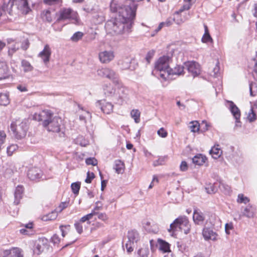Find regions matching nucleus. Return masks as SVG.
Segmentation results:
<instances>
[{
	"label": "nucleus",
	"instance_id": "obj_1",
	"mask_svg": "<svg viewBox=\"0 0 257 257\" xmlns=\"http://www.w3.org/2000/svg\"><path fill=\"white\" fill-rule=\"evenodd\" d=\"M110 9L112 12L116 13V15L106 23L105 28L107 33L117 35L131 32L137 9L135 2L126 0L121 3L112 0Z\"/></svg>",
	"mask_w": 257,
	"mask_h": 257
},
{
	"label": "nucleus",
	"instance_id": "obj_2",
	"mask_svg": "<svg viewBox=\"0 0 257 257\" xmlns=\"http://www.w3.org/2000/svg\"><path fill=\"white\" fill-rule=\"evenodd\" d=\"M33 119L43 122L42 124L48 131L58 133L60 137L64 136V125L62 119L53 116V113L48 110H43L39 113H35Z\"/></svg>",
	"mask_w": 257,
	"mask_h": 257
},
{
	"label": "nucleus",
	"instance_id": "obj_3",
	"mask_svg": "<svg viewBox=\"0 0 257 257\" xmlns=\"http://www.w3.org/2000/svg\"><path fill=\"white\" fill-rule=\"evenodd\" d=\"M171 58L169 56H163L159 58L155 65V68L159 71L160 78L164 80L169 79V70L170 69V63Z\"/></svg>",
	"mask_w": 257,
	"mask_h": 257
},
{
	"label": "nucleus",
	"instance_id": "obj_4",
	"mask_svg": "<svg viewBox=\"0 0 257 257\" xmlns=\"http://www.w3.org/2000/svg\"><path fill=\"white\" fill-rule=\"evenodd\" d=\"M11 130L17 139L21 140L26 136L28 125L26 121L16 120L11 124Z\"/></svg>",
	"mask_w": 257,
	"mask_h": 257
},
{
	"label": "nucleus",
	"instance_id": "obj_5",
	"mask_svg": "<svg viewBox=\"0 0 257 257\" xmlns=\"http://www.w3.org/2000/svg\"><path fill=\"white\" fill-rule=\"evenodd\" d=\"M97 74L103 78H106L110 80L115 85H119L120 81L118 76L115 71L108 67L101 68L97 70Z\"/></svg>",
	"mask_w": 257,
	"mask_h": 257
},
{
	"label": "nucleus",
	"instance_id": "obj_6",
	"mask_svg": "<svg viewBox=\"0 0 257 257\" xmlns=\"http://www.w3.org/2000/svg\"><path fill=\"white\" fill-rule=\"evenodd\" d=\"M66 20H73V23L77 24L78 23V14L70 8H63L59 12V17L57 21L59 22Z\"/></svg>",
	"mask_w": 257,
	"mask_h": 257
},
{
	"label": "nucleus",
	"instance_id": "obj_7",
	"mask_svg": "<svg viewBox=\"0 0 257 257\" xmlns=\"http://www.w3.org/2000/svg\"><path fill=\"white\" fill-rule=\"evenodd\" d=\"M127 240L126 241L125 246L127 251L129 253L132 252L135 247V243L137 242L139 240V234L136 230H131L127 233Z\"/></svg>",
	"mask_w": 257,
	"mask_h": 257
},
{
	"label": "nucleus",
	"instance_id": "obj_8",
	"mask_svg": "<svg viewBox=\"0 0 257 257\" xmlns=\"http://www.w3.org/2000/svg\"><path fill=\"white\" fill-rule=\"evenodd\" d=\"M255 212V208L250 205L246 206L241 209L240 213L236 212L234 214V219L239 220L241 219L242 217H246L248 218H253Z\"/></svg>",
	"mask_w": 257,
	"mask_h": 257
},
{
	"label": "nucleus",
	"instance_id": "obj_9",
	"mask_svg": "<svg viewBox=\"0 0 257 257\" xmlns=\"http://www.w3.org/2000/svg\"><path fill=\"white\" fill-rule=\"evenodd\" d=\"M118 64L123 70L130 69L133 71L135 70L137 66L136 61L129 57H125L119 60Z\"/></svg>",
	"mask_w": 257,
	"mask_h": 257
},
{
	"label": "nucleus",
	"instance_id": "obj_10",
	"mask_svg": "<svg viewBox=\"0 0 257 257\" xmlns=\"http://www.w3.org/2000/svg\"><path fill=\"white\" fill-rule=\"evenodd\" d=\"M3 257H24V251L19 247H12L3 252Z\"/></svg>",
	"mask_w": 257,
	"mask_h": 257
},
{
	"label": "nucleus",
	"instance_id": "obj_11",
	"mask_svg": "<svg viewBox=\"0 0 257 257\" xmlns=\"http://www.w3.org/2000/svg\"><path fill=\"white\" fill-rule=\"evenodd\" d=\"M99 60L101 63L108 64L114 58V54L112 51H103L98 54Z\"/></svg>",
	"mask_w": 257,
	"mask_h": 257
},
{
	"label": "nucleus",
	"instance_id": "obj_12",
	"mask_svg": "<svg viewBox=\"0 0 257 257\" xmlns=\"http://www.w3.org/2000/svg\"><path fill=\"white\" fill-rule=\"evenodd\" d=\"M178 221H179V229L183 230L185 234H188L190 230V225L188 218L186 216H180L175 219V223Z\"/></svg>",
	"mask_w": 257,
	"mask_h": 257
},
{
	"label": "nucleus",
	"instance_id": "obj_13",
	"mask_svg": "<svg viewBox=\"0 0 257 257\" xmlns=\"http://www.w3.org/2000/svg\"><path fill=\"white\" fill-rule=\"evenodd\" d=\"M96 105L106 114H110L113 111V105L111 103L106 102L105 100L98 101L96 103Z\"/></svg>",
	"mask_w": 257,
	"mask_h": 257
},
{
	"label": "nucleus",
	"instance_id": "obj_14",
	"mask_svg": "<svg viewBox=\"0 0 257 257\" xmlns=\"http://www.w3.org/2000/svg\"><path fill=\"white\" fill-rule=\"evenodd\" d=\"M188 72L192 74L193 77L198 76L200 73V67L198 63L195 62H188L185 63Z\"/></svg>",
	"mask_w": 257,
	"mask_h": 257
},
{
	"label": "nucleus",
	"instance_id": "obj_15",
	"mask_svg": "<svg viewBox=\"0 0 257 257\" xmlns=\"http://www.w3.org/2000/svg\"><path fill=\"white\" fill-rule=\"evenodd\" d=\"M51 55V50L48 44L44 46L43 51L38 54V56L43 60V62L45 64H47L49 62Z\"/></svg>",
	"mask_w": 257,
	"mask_h": 257
},
{
	"label": "nucleus",
	"instance_id": "obj_16",
	"mask_svg": "<svg viewBox=\"0 0 257 257\" xmlns=\"http://www.w3.org/2000/svg\"><path fill=\"white\" fill-rule=\"evenodd\" d=\"M15 5L17 6L18 9L23 14H27L31 9L28 6V0H14Z\"/></svg>",
	"mask_w": 257,
	"mask_h": 257
},
{
	"label": "nucleus",
	"instance_id": "obj_17",
	"mask_svg": "<svg viewBox=\"0 0 257 257\" xmlns=\"http://www.w3.org/2000/svg\"><path fill=\"white\" fill-rule=\"evenodd\" d=\"M202 235L205 240H211L216 241L218 234L209 228L205 227L202 230Z\"/></svg>",
	"mask_w": 257,
	"mask_h": 257
},
{
	"label": "nucleus",
	"instance_id": "obj_18",
	"mask_svg": "<svg viewBox=\"0 0 257 257\" xmlns=\"http://www.w3.org/2000/svg\"><path fill=\"white\" fill-rule=\"evenodd\" d=\"M27 175L30 180H35L41 177L42 172L39 168L33 167L29 169Z\"/></svg>",
	"mask_w": 257,
	"mask_h": 257
},
{
	"label": "nucleus",
	"instance_id": "obj_19",
	"mask_svg": "<svg viewBox=\"0 0 257 257\" xmlns=\"http://www.w3.org/2000/svg\"><path fill=\"white\" fill-rule=\"evenodd\" d=\"M10 75V69L5 61H0V79L9 78Z\"/></svg>",
	"mask_w": 257,
	"mask_h": 257
},
{
	"label": "nucleus",
	"instance_id": "obj_20",
	"mask_svg": "<svg viewBox=\"0 0 257 257\" xmlns=\"http://www.w3.org/2000/svg\"><path fill=\"white\" fill-rule=\"evenodd\" d=\"M229 103L230 110L233 115L234 118L236 119V122H239V119L240 116V112L239 108L236 105L231 101H228Z\"/></svg>",
	"mask_w": 257,
	"mask_h": 257
},
{
	"label": "nucleus",
	"instance_id": "obj_21",
	"mask_svg": "<svg viewBox=\"0 0 257 257\" xmlns=\"http://www.w3.org/2000/svg\"><path fill=\"white\" fill-rule=\"evenodd\" d=\"M24 189L23 186L18 185L15 191V201L14 203L18 205L20 203V200L22 198Z\"/></svg>",
	"mask_w": 257,
	"mask_h": 257
},
{
	"label": "nucleus",
	"instance_id": "obj_22",
	"mask_svg": "<svg viewBox=\"0 0 257 257\" xmlns=\"http://www.w3.org/2000/svg\"><path fill=\"white\" fill-rule=\"evenodd\" d=\"M193 219L196 224L199 225L203 223L205 219V217L202 212L195 210L194 211Z\"/></svg>",
	"mask_w": 257,
	"mask_h": 257
},
{
	"label": "nucleus",
	"instance_id": "obj_23",
	"mask_svg": "<svg viewBox=\"0 0 257 257\" xmlns=\"http://www.w3.org/2000/svg\"><path fill=\"white\" fill-rule=\"evenodd\" d=\"M14 173L13 169L12 166L6 165L3 167L2 175L6 178H11Z\"/></svg>",
	"mask_w": 257,
	"mask_h": 257
},
{
	"label": "nucleus",
	"instance_id": "obj_24",
	"mask_svg": "<svg viewBox=\"0 0 257 257\" xmlns=\"http://www.w3.org/2000/svg\"><path fill=\"white\" fill-rule=\"evenodd\" d=\"M184 67L181 65H177L173 69L170 68L169 70V76L171 75H181L184 74Z\"/></svg>",
	"mask_w": 257,
	"mask_h": 257
},
{
	"label": "nucleus",
	"instance_id": "obj_25",
	"mask_svg": "<svg viewBox=\"0 0 257 257\" xmlns=\"http://www.w3.org/2000/svg\"><path fill=\"white\" fill-rule=\"evenodd\" d=\"M207 158L205 156L201 154H199L195 156L192 158V162L194 164L197 165H202L206 161Z\"/></svg>",
	"mask_w": 257,
	"mask_h": 257
},
{
	"label": "nucleus",
	"instance_id": "obj_26",
	"mask_svg": "<svg viewBox=\"0 0 257 257\" xmlns=\"http://www.w3.org/2000/svg\"><path fill=\"white\" fill-rule=\"evenodd\" d=\"M113 169L117 174L122 173L124 169V165L123 163L119 160H116L114 162Z\"/></svg>",
	"mask_w": 257,
	"mask_h": 257
},
{
	"label": "nucleus",
	"instance_id": "obj_27",
	"mask_svg": "<svg viewBox=\"0 0 257 257\" xmlns=\"http://www.w3.org/2000/svg\"><path fill=\"white\" fill-rule=\"evenodd\" d=\"M139 257H148L149 248L148 245H143L137 251Z\"/></svg>",
	"mask_w": 257,
	"mask_h": 257
},
{
	"label": "nucleus",
	"instance_id": "obj_28",
	"mask_svg": "<svg viewBox=\"0 0 257 257\" xmlns=\"http://www.w3.org/2000/svg\"><path fill=\"white\" fill-rule=\"evenodd\" d=\"M222 153V151L219 148V145L214 146L210 151V154L214 159L218 158Z\"/></svg>",
	"mask_w": 257,
	"mask_h": 257
},
{
	"label": "nucleus",
	"instance_id": "obj_29",
	"mask_svg": "<svg viewBox=\"0 0 257 257\" xmlns=\"http://www.w3.org/2000/svg\"><path fill=\"white\" fill-rule=\"evenodd\" d=\"M58 216V211L54 210L51 213L47 214L46 215L43 216L42 217V219L43 221H46L48 220H52L55 219Z\"/></svg>",
	"mask_w": 257,
	"mask_h": 257
},
{
	"label": "nucleus",
	"instance_id": "obj_30",
	"mask_svg": "<svg viewBox=\"0 0 257 257\" xmlns=\"http://www.w3.org/2000/svg\"><path fill=\"white\" fill-rule=\"evenodd\" d=\"M41 17L43 21L51 23L52 21V17L49 10H44L41 14Z\"/></svg>",
	"mask_w": 257,
	"mask_h": 257
},
{
	"label": "nucleus",
	"instance_id": "obj_31",
	"mask_svg": "<svg viewBox=\"0 0 257 257\" xmlns=\"http://www.w3.org/2000/svg\"><path fill=\"white\" fill-rule=\"evenodd\" d=\"M219 188L225 194H229L231 192L230 186L223 182L219 183Z\"/></svg>",
	"mask_w": 257,
	"mask_h": 257
},
{
	"label": "nucleus",
	"instance_id": "obj_32",
	"mask_svg": "<svg viewBox=\"0 0 257 257\" xmlns=\"http://www.w3.org/2000/svg\"><path fill=\"white\" fill-rule=\"evenodd\" d=\"M191 6L192 4L191 3H186V4H184L178 12H176V14L174 16V18L173 19V20L174 21H175L177 17H179V15L180 13H182L184 11L189 10L191 8Z\"/></svg>",
	"mask_w": 257,
	"mask_h": 257
},
{
	"label": "nucleus",
	"instance_id": "obj_33",
	"mask_svg": "<svg viewBox=\"0 0 257 257\" xmlns=\"http://www.w3.org/2000/svg\"><path fill=\"white\" fill-rule=\"evenodd\" d=\"M21 65L26 72H30L33 70V67L29 62L26 60H23L21 62Z\"/></svg>",
	"mask_w": 257,
	"mask_h": 257
},
{
	"label": "nucleus",
	"instance_id": "obj_34",
	"mask_svg": "<svg viewBox=\"0 0 257 257\" xmlns=\"http://www.w3.org/2000/svg\"><path fill=\"white\" fill-rule=\"evenodd\" d=\"M45 248V246L44 244L42 243L41 240H39L38 242H37L35 244V247L34 251L35 253L39 254L44 251Z\"/></svg>",
	"mask_w": 257,
	"mask_h": 257
},
{
	"label": "nucleus",
	"instance_id": "obj_35",
	"mask_svg": "<svg viewBox=\"0 0 257 257\" xmlns=\"http://www.w3.org/2000/svg\"><path fill=\"white\" fill-rule=\"evenodd\" d=\"M159 242L160 245L159 248L160 250L165 252L170 251V245L168 242L163 240H159Z\"/></svg>",
	"mask_w": 257,
	"mask_h": 257
},
{
	"label": "nucleus",
	"instance_id": "obj_36",
	"mask_svg": "<svg viewBox=\"0 0 257 257\" xmlns=\"http://www.w3.org/2000/svg\"><path fill=\"white\" fill-rule=\"evenodd\" d=\"M141 113L138 109H133L131 112V115L134 118L136 123H139L140 121Z\"/></svg>",
	"mask_w": 257,
	"mask_h": 257
},
{
	"label": "nucleus",
	"instance_id": "obj_37",
	"mask_svg": "<svg viewBox=\"0 0 257 257\" xmlns=\"http://www.w3.org/2000/svg\"><path fill=\"white\" fill-rule=\"evenodd\" d=\"M9 102V95L7 93H0V105H7Z\"/></svg>",
	"mask_w": 257,
	"mask_h": 257
},
{
	"label": "nucleus",
	"instance_id": "obj_38",
	"mask_svg": "<svg viewBox=\"0 0 257 257\" xmlns=\"http://www.w3.org/2000/svg\"><path fill=\"white\" fill-rule=\"evenodd\" d=\"M19 147L16 144H12L7 148V154L8 156H12L14 152L18 150Z\"/></svg>",
	"mask_w": 257,
	"mask_h": 257
},
{
	"label": "nucleus",
	"instance_id": "obj_39",
	"mask_svg": "<svg viewBox=\"0 0 257 257\" xmlns=\"http://www.w3.org/2000/svg\"><path fill=\"white\" fill-rule=\"evenodd\" d=\"M83 33L81 32H77L75 33L71 38V40L73 42H77L82 39Z\"/></svg>",
	"mask_w": 257,
	"mask_h": 257
},
{
	"label": "nucleus",
	"instance_id": "obj_40",
	"mask_svg": "<svg viewBox=\"0 0 257 257\" xmlns=\"http://www.w3.org/2000/svg\"><path fill=\"white\" fill-rule=\"evenodd\" d=\"M71 189L74 194L77 195L80 188V183L76 182L72 183L71 185Z\"/></svg>",
	"mask_w": 257,
	"mask_h": 257
},
{
	"label": "nucleus",
	"instance_id": "obj_41",
	"mask_svg": "<svg viewBox=\"0 0 257 257\" xmlns=\"http://www.w3.org/2000/svg\"><path fill=\"white\" fill-rule=\"evenodd\" d=\"M237 201L239 203L246 204L249 201V199L242 194H239L238 195Z\"/></svg>",
	"mask_w": 257,
	"mask_h": 257
},
{
	"label": "nucleus",
	"instance_id": "obj_42",
	"mask_svg": "<svg viewBox=\"0 0 257 257\" xmlns=\"http://www.w3.org/2000/svg\"><path fill=\"white\" fill-rule=\"evenodd\" d=\"M190 129L192 132H197L199 130V124L197 121H192L190 123Z\"/></svg>",
	"mask_w": 257,
	"mask_h": 257
},
{
	"label": "nucleus",
	"instance_id": "obj_43",
	"mask_svg": "<svg viewBox=\"0 0 257 257\" xmlns=\"http://www.w3.org/2000/svg\"><path fill=\"white\" fill-rule=\"evenodd\" d=\"M247 118L249 122H253L256 120V114L253 111L252 108L250 109Z\"/></svg>",
	"mask_w": 257,
	"mask_h": 257
},
{
	"label": "nucleus",
	"instance_id": "obj_44",
	"mask_svg": "<svg viewBox=\"0 0 257 257\" xmlns=\"http://www.w3.org/2000/svg\"><path fill=\"white\" fill-rule=\"evenodd\" d=\"M179 221H178L175 223V220L174 221V222L171 223L170 225V228L168 229L169 232H175L176 231L178 230V228L179 229Z\"/></svg>",
	"mask_w": 257,
	"mask_h": 257
},
{
	"label": "nucleus",
	"instance_id": "obj_45",
	"mask_svg": "<svg viewBox=\"0 0 257 257\" xmlns=\"http://www.w3.org/2000/svg\"><path fill=\"white\" fill-rule=\"evenodd\" d=\"M206 192L208 194H213L216 192V189L213 184H209L205 188Z\"/></svg>",
	"mask_w": 257,
	"mask_h": 257
},
{
	"label": "nucleus",
	"instance_id": "obj_46",
	"mask_svg": "<svg viewBox=\"0 0 257 257\" xmlns=\"http://www.w3.org/2000/svg\"><path fill=\"white\" fill-rule=\"evenodd\" d=\"M155 53V51L154 50H152L149 51L146 56V60L147 61L148 63H150L151 59L154 57Z\"/></svg>",
	"mask_w": 257,
	"mask_h": 257
},
{
	"label": "nucleus",
	"instance_id": "obj_47",
	"mask_svg": "<svg viewBox=\"0 0 257 257\" xmlns=\"http://www.w3.org/2000/svg\"><path fill=\"white\" fill-rule=\"evenodd\" d=\"M85 162L87 165L95 166L97 164V161L94 158H89L86 159Z\"/></svg>",
	"mask_w": 257,
	"mask_h": 257
},
{
	"label": "nucleus",
	"instance_id": "obj_48",
	"mask_svg": "<svg viewBox=\"0 0 257 257\" xmlns=\"http://www.w3.org/2000/svg\"><path fill=\"white\" fill-rule=\"evenodd\" d=\"M202 41L203 43H208V42H212L213 41L212 39L211 38L209 34H204L202 38Z\"/></svg>",
	"mask_w": 257,
	"mask_h": 257
},
{
	"label": "nucleus",
	"instance_id": "obj_49",
	"mask_svg": "<svg viewBox=\"0 0 257 257\" xmlns=\"http://www.w3.org/2000/svg\"><path fill=\"white\" fill-rule=\"evenodd\" d=\"M115 90L112 87H108L107 89L105 90V94L107 96H112L115 94Z\"/></svg>",
	"mask_w": 257,
	"mask_h": 257
},
{
	"label": "nucleus",
	"instance_id": "obj_50",
	"mask_svg": "<svg viewBox=\"0 0 257 257\" xmlns=\"http://www.w3.org/2000/svg\"><path fill=\"white\" fill-rule=\"evenodd\" d=\"M6 138V134L3 131H0V150L2 149V146L4 143Z\"/></svg>",
	"mask_w": 257,
	"mask_h": 257
},
{
	"label": "nucleus",
	"instance_id": "obj_51",
	"mask_svg": "<svg viewBox=\"0 0 257 257\" xmlns=\"http://www.w3.org/2000/svg\"><path fill=\"white\" fill-rule=\"evenodd\" d=\"M94 178V173L92 172L90 173L89 172H88L87 173V178H86L85 182L87 183H90Z\"/></svg>",
	"mask_w": 257,
	"mask_h": 257
},
{
	"label": "nucleus",
	"instance_id": "obj_52",
	"mask_svg": "<svg viewBox=\"0 0 257 257\" xmlns=\"http://www.w3.org/2000/svg\"><path fill=\"white\" fill-rule=\"evenodd\" d=\"M219 64V63L218 61L216 63L215 66L213 68V69L212 72V73H213L211 74L212 75L214 76H216L217 75L220 69Z\"/></svg>",
	"mask_w": 257,
	"mask_h": 257
},
{
	"label": "nucleus",
	"instance_id": "obj_53",
	"mask_svg": "<svg viewBox=\"0 0 257 257\" xmlns=\"http://www.w3.org/2000/svg\"><path fill=\"white\" fill-rule=\"evenodd\" d=\"M233 228V225L232 222L226 223L225 225V231L227 234H229V230H232Z\"/></svg>",
	"mask_w": 257,
	"mask_h": 257
},
{
	"label": "nucleus",
	"instance_id": "obj_54",
	"mask_svg": "<svg viewBox=\"0 0 257 257\" xmlns=\"http://www.w3.org/2000/svg\"><path fill=\"white\" fill-rule=\"evenodd\" d=\"M157 133L158 135L161 137L162 138H166L168 135L167 132L163 127L160 128L158 131Z\"/></svg>",
	"mask_w": 257,
	"mask_h": 257
},
{
	"label": "nucleus",
	"instance_id": "obj_55",
	"mask_svg": "<svg viewBox=\"0 0 257 257\" xmlns=\"http://www.w3.org/2000/svg\"><path fill=\"white\" fill-rule=\"evenodd\" d=\"M171 24H172V23L170 21H166V23H164V22L161 23L159 24V25L158 26V27H157V28L155 30L156 33H157L160 30H161L165 24H166L167 26H170V25H171Z\"/></svg>",
	"mask_w": 257,
	"mask_h": 257
},
{
	"label": "nucleus",
	"instance_id": "obj_56",
	"mask_svg": "<svg viewBox=\"0 0 257 257\" xmlns=\"http://www.w3.org/2000/svg\"><path fill=\"white\" fill-rule=\"evenodd\" d=\"M75 229L78 233L81 234L83 231V227L81 224V222H77L74 224Z\"/></svg>",
	"mask_w": 257,
	"mask_h": 257
},
{
	"label": "nucleus",
	"instance_id": "obj_57",
	"mask_svg": "<svg viewBox=\"0 0 257 257\" xmlns=\"http://www.w3.org/2000/svg\"><path fill=\"white\" fill-rule=\"evenodd\" d=\"M30 45L29 41L28 39L25 40L21 45V48L24 50H26L28 49Z\"/></svg>",
	"mask_w": 257,
	"mask_h": 257
},
{
	"label": "nucleus",
	"instance_id": "obj_58",
	"mask_svg": "<svg viewBox=\"0 0 257 257\" xmlns=\"http://www.w3.org/2000/svg\"><path fill=\"white\" fill-rule=\"evenodd\" d=\"M43 2L46 4L52 5L59 3L61 2V0H43Z\"/></svg>",
	"mask_w": 257,
	"mask_h": 257
},
{
	"label": "nucleus",
	"instance_id": "obj_59",
	"mask_svg": "<svg viewBox=\"0 0 257 257\" xmlns=\"http://www.w3.org/2000/svg\"><path fill=\"white\" fill-rule=\"evenodd\" d=\"M19 49L18 47L14 46L13 47L9 49L8 51V54L12 57L13 55Z\"/></svg>",
	"mask_w": 257,
	"mask_h": 257
},
{
	"label": "nucleus",
	"instance_id": "obj_60",
	"mask_svg": "<svg viewBox=\"0 0 257 257\" xmlns=\"http://www.w3.org/2000/svg\"><path fill=\"white\" fill-rule=\"evenodd\" d=\"M66 203L65 202H62L59 205V207L55 209V210L58 211V213L61 212L64 209L66 208Z\"/></svg>",
	"mask_w": 257,
	"mask_h": 257
},
{
	"label": "nucleus",
	"instance_id": "obj_61",
	"mask_svg": "<svg viewBox=\"0 0 257 257\" xmlns=\"http://www.w3.org/2000/svg\"><path fill=\"white\" fill-rule=\"evenodd\" d=\"M17 89L21 92L28 91L27 86L26 85L20 84L17 86Z\"/></svg>",
	"mask_w": 257,
	"mask_h": 257
},
{
	"label": "nucleus",
	"instance_id": "obj_62",
	"mask_svg": "<svg viewBox=\"0 0 257 257\" xmlns=\"http://www.w3.org/2000/svg\"><path fill=\"white\" fill-rule=\"evenodd\" d=\"M94 18H96V20L94 21L96 24H99L104 21V18L102 16H99L96 15L94 16Z\"/></svg>",
	"mask_w": 257,
	"mask_h": 257
},
{
	"label": "nucleus",
	"instance_id": "obj_63",
	"mask_svg": "<svg viewBox=\"0 0 257 257\" xmlns=\"http://www.w3.org/2000/svg\"><path fill=\"white\" fill-rule=\"evenodd\" d=\"M51 240L54 244H57L60 242V239L58 235L54 234L51 237Z\"/></svg>",
	"mask_w": 257,
	"mask_h": 257
},
{
	"label": "nucleus",
	"instance_id": "obj_64",
	"mask_svg": "<svg viewBox=\"0 0 257 257\" xmlns=\"http://www.w3.org/2000/svg\"><path fill=\"white\" fill-rule=\"evenodd\" d=\"M180 170L182 171H186L188 169V165L185 161H182L180 166Z\"/></svg>",
	"mask_w": 257,
	"mask_h": 257
}]
</instances>
